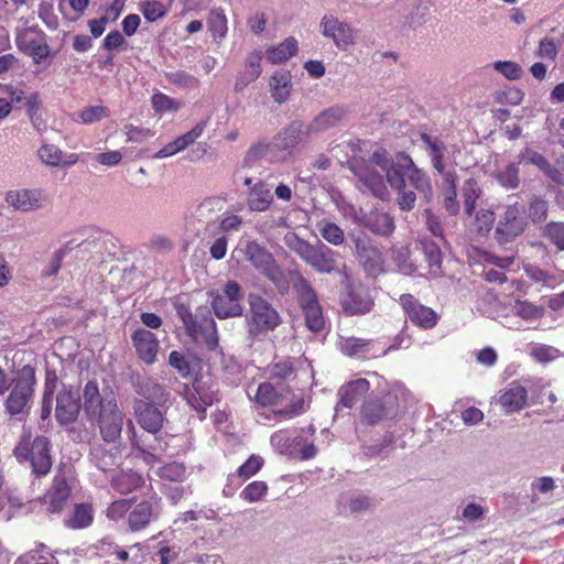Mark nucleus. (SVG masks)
Wrapping results in <instances>:
<instances>
[{"label": "nucleus", "instance_id": "obj_1", "mask_svg": "<svg viewBox=\"0 0 564 564\" xmlns=\"http://www.w3.org/2000/svg\"><path fill=\"white\" fill-rule=\"evenodd\" d=\"M387 183L392 189H402L405 187L408 178L410 185L417 191L426 203L433 198V187L430 176L413 162L412 158L399 152L393 156V161L384 171Z\"/></svg>", "mask_w": 564, "mask_h": 564}, {"label": "nucleus", "instance_id": "obj_2", "mask_svg": "<svg viewBox=\"0 0 564 564\" xmlns=\"http://www.w3.org/2000/svg\"><path fill=\"white\" fill-rule=\"evenodd\" d=\"M12 386L4 400L6 412L18 420L28 416L33 404L36 376L34 367L23 366L12 376Z\"/></svg>", "mask_w": 564, "mask_h": 564}, {"label": "nucleus", "instance_id": "obj_3", "mask_svg": "<svg viewBox=\"0 0 564 564\" xmlns=\"http://www.w3.org/2000/svg\"><path fill=\"white\" fill-rule=\"evenodd\" d=\"M256 402L261 406H276L274 415L284 420L297 416L306 411L305 400L301 395H294L289 386L278 382H262L256 393Z\"/></svg>", "mask_w": 564, "mask_h": 564}, {"label": "nucleus", "instance_id": "obj_4", "mask_svg": "<svg viewBox=\"0 0 564 564\" xmlns=\"http://www.w3.org/2000/svg\"><path fill=\"white\" fill-rule=\"evenodd\" d=\"M285 246L318 273L329 274L337 270L338 253L322 241L311 243L295 232L284 236Z\"/></svg>", "mask_w": 564, "mask_h": 564}, {"label": "nucleus", "instance_id": "obj_5", "mask_svg": "<svg viewBox=\"0 0 564 564\" xmlns=\"http://www.w3.org/2000/svg\"><path fill=\"white\" fill-rule=\"evenodd\" d=\"M249 313L246 316L248 336L253 341L273 332L282 323L278 311L262 296L250 294L248 297Z\"/></svg>", "mask_w": 564, "mask_h": 564}, {"label": "nucleus", "instance_id": "obj_6", "mask_svg": "<svg viewBox=\"0 0 564 564\" xmlns=\"http://www.w3.org/2000/svg\"><path fill=\"white\" fill-rule=\"evenodd\" d=\"M19 462H30L32 470L37 476H44L52 468L51 442L45 436H36L30 442V435L23 437L14 448Z\"/></svg>", "mask_w": 564, "mask_h": 564}, {"label": "nucleus", "instance_id": "obj_7", "mask_svg": "<svg viewBox=\"0 0 564 564\" xmlns=\"http://www.w3.org/2000/svg\"><path fill=\"white\" fill-rule=\"evenodd\" d=\"M355 257L368 276L377 278L384 272L386 258L381 249L365 234H349Z\"/></svg>", "mask_w": 564, "mask_h": 564}, {"label": "nucleus", "instance_id": "obj_8", "mask_svg": "<svg viewBox=\"0 0 564 564\" xmlns=\"http://www.w3.org/2000/svg\"><path fill=\"white\" fill-rule=\"evenodd\" d=\"M524 206L518 202L505 207L495 229V238L500 243H508L522 235L528 226L523 216Z\"/></svg>", "mask_w": 564, "mask_h": 564}, {"label": "nucleus", "instance_id": "obj_9", "mask_svg": "<svg viewBox=\"0 0 564 564\" xmlns=\"http://www.w3.org/2000/svg\"><path fill=\"white\" fill-rule=\"evenodd\" d=\"M311 133L301 120H293L272 139L275 161L285 160Z\"/></svg>", "mask_w": 564, "mask_h": 564}, {"label": "nucleus", "instance_id": "obj_10", "mask_svg": "<svg viewBox=\"0 0 564 564\" xmlns=\"http://www.w3.org/2000/svg\"><path fill=\"white\" fill-rule=\"evenodd\" d=\"M399 404L394 394L388 393L381 398L368 399L360 411V420L366 425H377L384 420L394 419Z\"/></svg>", "mask_w": 564, "mask_h": 564}, {"label": "nucleus", "instance_id": "obj_11", "mask_svg": "<svg viewBox=\"0 0 564 564\" xmlns=\"http://www.w3.org/2000/svg\"><path fill=\"white\" fill-rule=\"evenodd\" d=\"M101 438L107 443H117L123 430L124 414L119 409L115 398L108 400L97 416Z\"/></svg>", "mask_w": 564, "mask_h": 564}, {"label": "nucleus", "instance_id": "obj_12", "mask_svg": "<svg viewBox=\"0 0 564 564\" xmlns=\"http://www.w3.org/2000/svg\"><path fill=\"white\" fill-rule=\"evenodd\" d=\"M241 288L236 281H229L212 302V307L218 318H230L241 316Z\"/></svg>", "mask_w": 564, "mask_h": 564}, {"label": "nucleus", "instance_id": "obj_13", "mask_svg": "<svg viewBox=\"0 0 564 564\" xmlns=\"http://www.w3.org/2000/svg\"><path fill=\"white\" fill-rule=\"evenodd\" d=\"M186 333L196 343L204 344L208 350L214 351L219 346L216 323L206 306H200L196 310V321L192 326H188Z\"/></svg>", "mask_w": 564, "mask_h": 564}, {"label": "nucleus", "instance_id": "obj_14", "mask_svg": "<svg viewBox=\"0 0 564 564\" xmlns=\"http://www.w3.org/2000/svg\"><path fill=\"white\" fill-rule=\"evenodd\" d=\"M340 304L349 315H364L372 310L375 302L369 288L361 283H350L341 295Z\"/></svg>", "mask_w": 564, "mask_h": 564}, {"label": "nucleus", "instance_id": "obj_15", "mask_svg": "<svg viewBox=\"0 0 564 564\" xmlns=\"http://www.w3.org/2000/svg\"><path fill=\"white\" fill-rule=\"evenodd\" d=\"M399 302L406 317L415 326L423 329H431L437 324V313L431 307L421 304L412 294H402Z\"/></svg>", "mask_w": 564, "mask_h": 564}, {"label": "nucleus", "instance_id": "obj_16", "mask_svg": "<svg viewBox=\"0 0 564 564\" xmlns=\"http://www.w3.org/2000/svg\"><path fill=\"white\" fill-rule=\"evenodd\" d=\"M6 202L15 210L33 212L43 208L48 198L41 188H21L9 191L6 194Z\"/></svg>", "mask_w": 564, "mask_h": 564}, {"label": "nucleus", "instance_id": "obj_17", "mask_svg": "<svg viewBox=\"0 0 564 564\" xmlns=\"http://www.w3.org/2000/svg\"><path fill=\"white\" fill-rule=\"evenodd\" d=\"M161 408L144 400H134L133 412L139 425L152 434L160 432L164 423V413Z\"/></svg>", "mask_w": 564, "mask_h": 564}, {"label": "nucleus", "instance_id": "obj_18", "mask_svg": "<svg viewBox=\"0 0 564 564\" xmlns=\"http://www.w3.org/2000/svg\"><path fill=\"white\" fill-rule=\"evenodd\" d=\"M80 411V397L77 391L65 388L56 395L55 416L61 425H68L77 420Z\"/></svg>", "mask_w": 564, "mask_h": 564}, {"label": "nucleus", "instance_id": "obj_19", "mask_svg": "<svg viewBox=\"0 0 564 564\" xmlns=\"http://www.w3.org/2000/svg\"><path fill=\"white\" fill-rule=\"evenodd\" d=\"M17 45L20 51L30 55L36 64H40L50 54V47L45 42L44 35L36 33L32 29L23 30L18 34Z\"/></svg>", "mask_w": 564, "mask_h": 564}, {"label": "nucleus", "instance_id": "obj_20", "mask_svg": "<svg viewBox=\"0 0 564 564\" xmlns=\"http://www.w3.org/2000/svg\"><path fill=\"white\" fill-rule=\"evenodd\" d=\"M358 183L365 186L375 197L381 200L390 199V192L387 187L386 177L378 171L368 166L352 169Z\"/></svg>", "mask_w": 564, "mask_h": 564}, {"label": "nucleus", "instance_id": "obj_21", "mask_svg": "<svg viewBox=\"0 0 564 564\" xmlns=\"http://www.w3.org/2000/svg\"><path fill=\"white\" fill-rule=\"evenodd\" d=\"M70 495V488L63 474L53 478L52 486L43 497L46 510L50 513H59L66 506Z\"/></svg>", "mask_w": 564, "mask_h": 564}, {"label": "nucleus", "instance_id": "obj_22", "mask_svg": "<svg viewBox=\"0 0 564 564\" xmlns=\"http://www.w3.org/2000/svg\"><path fill=\"white\" fill-rule=\"evenodd\" d=\"M359 223L373 235L381 237L391 236L395 229L394 218L388 212L378 208L364 214Z\"/></svg>", "mask_w": 564, "mask_h": 564}, {"label": "nucleus", "instance_id": "obj_23", "mask_svg": "<svg viewBox=\"0 0 564 564\" xmlns=\"http://www.w3.org/2000/svg\"><path fill=\"white\" fill-rule=\"evenodd\" d=\"M131 339L139 358L148 365L153 364L159 349L156 336L152 332L139 327L133 332Z\"/></svg>", "mask_w": 564, "mask_h": 564}, {"label": "nucleus", "instance_id": "obj_24", "mask_svg": "<svg viewBox=\"0 0 564 564\" xmlns=\"http://www.w3.org/2000/svg\"><path fill=\"white\" fill-rule=\"evenodd\" d=\"M264 460L259 455H251L237 470L236 474L228 476V484L223 492L225 496H232L243 481L256 475L263 466Z\"/></svg>", "mask_w": 564, "mask_h": 564}, {"label": "nucleus", "instance_id": "obj_25", "mask_svg": "<svg viewBox=\"0 0 564 564\" xmlns=\"http://www.w3.org/2000/svg\"><path fill=\"white\" fill-rule=\"evenodd\" d=\"M160 512V500L151 497L138 503L129 513V527L132 531H139L156 518Z\"/></svg>", "mask_w": 564, "mask_h": 564}, {"label": "nucleus", "instance_id": "obj_26", "mask_svg": "<svg viewBox=\"0 0 564 564\" xmlns=\"http://www.w3.org/2000/svg\"><path fill=\"white\" fill-rule=\"evenodd\" d=\"M321 28L323 35L330 37L338 47H345L351 43L350 28L334 15H325Z\"/></svg>", "mask_w": 564, "mask_h": 564}, {"label": "nucleus", "instance_id": "obj_27", "mask_svg": "<svg viewBox=\"0 0 564 564\" xmlns=\"http://www.w3.org/2000/svg\"><path fill=\"white\" fill-rule=\"evenodd\" d=\"M347 109L343 106H332L319 112L311 123L306 124L310 133L324 132L336 127L347 116Z\"/></svg>", "mask_w": 564, "mask_h": 564}, {"label": "nucleus", "instance_id": "obj_28", "mask_svg": "<svg viewBox=\"0 0 564 564\" xmlns=\"http://www.w3.org/2000/svg\"><path fill=\"white\" fill-rule=\"evenodd\" d=\"M457 173L455 170H449L448 173L442 177V182L440 184L443 207L452 216L457 215L460 209V205L457 199Z\"/></svg>", "mask_w": 564, "mask_h": 564}, {"label": "nucleus", "instance_id": "obj_29", "mask_svg": "<svg viewBox=\"0 0 564 564\" xmlns=\"http://www.w3.org/2000/svg\"><path fill=\"white\" fill-rule=\"evenodd\" d=\"M134 390L141 397L140 400L151 402L156 406H164L170 398L169 391L163 386L149 378L138 380L134 383Z\"/></svg>", "mask_w": 564, "mask_h": 564}, {"label": "nucleus", "instance_id": "obj_30", "mask_svg": "<svg viewBox=\"0 0 564 564\" xmlns=\"http://www.w3.org/2000/svg\"><path fill=\"white\" fill-rule=\"evenodd\" d=\"M370 384L366 379H357L341 386L338 390L339 402L336 406L351 409L369 391Z\"/></svg>", "mask_w": 564, "mask_h": 564}, {"label": "nucleus", "instance_id": "obj_31", "mask_svg": "<svg viewBox=\"0 0 564 564\" xmlns=\"http://www.w3.org/2000/svg\"><path fill=\"white\" fill-rule=\"evenodd\" d=\"M245 254L251 264L263 275L278 264L272 253L257 241L247 242Z\"/></svg>", "mask_w": 564, "mask_h": 564}, {"label": "nucleus", "instance_id": "obj_32", "mask_svg": "<svg viewBox=\"0 0 564 564\" xmlns=\"http://www.w3.org/2000/svg\"><path fill=\"white\" fill-rule=\"evenodd\" d=\"M421 140L425 144L432 166L442 177H444L451 170H447L445 165V154L447 152L446 144L438 138H433L426 133L421 135Z\"/></svg>", "mask_w": 564, "mask_h": 564}, {"label": "nucleus", "instance_id": "obj_33", "mask_svg": "<svg viewBox=\"0 0 564 564\" xmlns=\"http://www.w3.org/2000/svg\"><path fill=\"white\" fill-rule=\"evenodd\" d=\"M261 52H252L248 55L245 69L237 76L235 91H242L249 84L253 83L261 74Z\"/></svg>", "mask_w": 564, "mask_h": 564}, {"label": "nucleus", "instance_id": "obj_34", "mask_svg": "<svg viewBox=\"0 0 564 564\" xmlns=\"http://www.w3.org/2000/svg\"><path fill=\"white\" fill-rule=\"evenodd\" d=\"M90 459L98 469L107 471L120 464L121 452L116 446L106 448L102 445H95L90 449Z\"/></svg>", "mask_w": 564, "mask_h": 564}, {"label": "nucleus", "instance_id": "obj_35", "mask_svg": "<svg viewBox=\"0 0 564 564\" xmlns=\"http://www.w3.org/2000/svg\"><path fill=\"white\" fill-rule=\"evenodd\" d=\"M273 202V195L268 184L263 182L254 183L247 196L248 208L252 212H264Z\"/></svg>", "mask_w": 564, "mask_h": 564}, {"label": "nucleus", "instance_id": "obj_36", "mask_svg": "<svg viewBox=\"0 0 564 564\" xmlns=\"http://www.w3.org/2000/svg\"><path fill=\"white\" fill-rule=\"evenodd\" d=\"M84 411L89 420H94L97 414L104 410L106 402L109 400L100 395L98 386L95 381H88L83 391Z\"/></svg>", "mask_w": 564, "mask_h": 564}, {"label": "nucleus", "instance_id": "obj_37", "mask_svg": "<svg viewBox=\"0 0 564 564\" xmlns=\"http://www.w3.org/2000/svg\"><path fill=\"white\" fill-rule=\"evenodd\" d=\"M270 93L278 104H283L292 90V76L289 70H276L270 78Z\"/></svg>", "mask_w": 564, "mask_h": 564}, {"label": "nucleus", "instance_id": "obj_38", "mask_svg": "<svg viewBox=\"0 0 564 564\" xmlns=\"http://www.w3.org/2000/svg\"><path fill=\"white\" fill-rule=\"evenodd\" d=\"M293 288L297 294L301 307H306L318 303L317 295L310 282L297 271L290 273Z\"/></svg>", "mask_w": 564, "mask_h": 564}, {"label": "nucleus", "instance_id": "obj_39", "mask_svg": "<svg viewBox=\"0 0 564 564\" xmlns=\"http://www.w3.org/2000/svg\"><path fill=\"white\" fill-rule=\"evenodd\" d=\"M527 402V390L522 386L513 382L500 397L501 405L507 412L521 410Z\"/></svg>", "mask_w": 564, "mask_h": 564}, {"label": "nucleus", "instance_id": "obj_40", "mask_svg": "<svg viewBox=\"0 0 564 564\" xmlns=\"http://www.w3.org/2000/svg\"><path fill=\"white\" fill-rule=\"evenodd\" d=\"M142 484V477L132 470H121L111 479V487L121 495L132 492L140 488Z\"/></svg>", "mask_w": 564, "mask_h": 564}, {"label": "nucleus", "instance_id": "obj_41", "mask_svg": "<svg viewBox=\"0 0 564 564\" xmlns=\"http://www.w3.org/2000/svg\"><path fill=\"white\" fill-rule=\"evenodd\" d=\"M297 50V41L291 36L285 39L280 45L270 47L267 51V58L272 64H280L294 56Z\"/></svg>", "mask_w": 564, "mask_h": 564}, {"label": "nucleus", "instance_id": "obj_42", "mask_svg": "<svg viewBox=\"0 0 564 564\" xmlns=\"http://www.w3.org/2000/svg\"><path fill=\"white\" fill-rule=\"evenodd\" d=\"M270 160L273 161L274 159V150H273V141H265V140H259L250 145L248 149L245 159L243 164L246 166H252L258 161L265 159L270 156Z\"/></svg>", "mask_w": 564, "mask_h": 564}, {"label": "nucleus", "instance_id": "obj_43", "mask_svg": "<svg viewBox=\"0 0 564 564\" xmlns=\"http://www.w3.org/2000/svg\"><path fill=\"white\" fill-rule=\"evenodd\" d=\"M208 29L216 43H220L227 34V18L223 9L214 8L209 11L207 19Z\"/></svg>", "mask_w": 564, "mask_h": 564}, {"label": "nucleus", "instance_id": "obj_44", "mask_svg": "<svg viewBox=\"0 0 564 564\" xmlns=\"http://www.w3.org/2000/svg\"><path fill=\"white\" fill-rule=\"evenodd\" d=\"M549 200L540 195H532L529 199V218L534 224H544L549 217Z\"/></svg>", "mask_w": 564, "mask_h": 564}, {"label": "nucleus", "instance_id": "obj_45", "mask_svg": "<svg viewBox=\"0 0 564 564\" xmlns=\"http://www.w3.org/2000/svg\"><path fill=\"white\" fill-rule=\"evenodd\" d=\"M462 193L464 197V210L466 215L471 216L476 207V202L481 195V188L475 178H468L464 182Z\"/></svg>", "mask_w": 564, "mask_h": 564}, {"label": "nucleus", "instance_id": "obj_46", "mask_svg": "<svg viewBox=\"0 0 564 564\" xmlns=\"http://www.w3.org/2000/svg\"><path fill=\"white\" fill-rule=\"evenodd\" d=\"M519 163H528L536 166L540 171H542L547 177L550 172L552 171V164L549 160L542 155L541 153L530 149L524 148L518 155Z\"/></svg>", "mask_w": 564, "mask_h": 564}, {"label": "nucleus", "instance_id": "obj_47", "mask_svg": "<svg viewBox=\"0 0 564 564\" xmlns=\"http://www.w3.org/2000/svg\"><path fill=\"white\" fill-rule=\"evenodd\" d=\"M541 236L554 245L557 250H564V223L550 221L541 229Z\"/></svg>", "mask_w": 564, "mask_h": 564}, {"label": "nucleus", "instance_id": "obj_48", "mask_svg": "<svg viewBox=\"0 0 564 564\" xmlns=\"http://www.w3.org/2000/svg\"><path fill=\"white\" fill-rule=\"evenodd\" d=\"M497 182L505 188L516 189L520 185L519 167L516 163H509L496 173Z\"/></svg>", "mask_w": 564, "mask_h": 564}, {"label": "nucleus", "instance_id": "obj_49", "mask_svg": "<svg viewBox=\"0 0 564 564\" xmlns=\"http://www.w3.org/2000/svg\"><path fill=\"white\" fill-rule=\"evenodd\" d=\"M321 236L333 246H340L345 241L344 230L332 221H322L318 224Z\"/></svg>", "mask_w": 564, "mask_h": 564}, {"label": "nucleus", "instance_id": "obj_50", "mask_svg": "<svg viewBox=\"0 0 564 564\" xmlns=\"http://www.w3.org/2000/svg\"><path fill=\"white\" fill-rule=\"evenodd\" d=\"M93 522V509L89 505H77L73 517L67 521V525L73 529L88 527Z\"/></svg>", "mask_w": 564, "mask_h": 564}, {"label": "nucleus", "instance_id": "obj_51", "mask_svg": "<svg viewBox=\"0 0 564 564\" xmlns=\"http://www.w3.org/2000/svg\"><path fill=\"white\" fill-rule=\"evenodd\" d=\"M302 311L305 316L306 326L310 330L317 333L323 329L325 321L319 303L303 307Z\"/></svg>", "mask_w": 564, "mask_h": 564}, {"label": "nucleus", "instance_id": "obj_52", "mask_svg": "<svg viewBox=\"0 0 564 564\" xmlns=\"http://www.w3.org/2000/svg\"><path fill=\"white\" fill-rule=\"evenodd\" d=\"M514 314L525 321H535L544 315V307L536 306L530 302L517 301L513 307Z\"/></svg>", "mask_w": 564, "mask_h": 564}, {"label": "nucleus", "instance_id": "obj_53", "mask_svg": "<svg viewBox=\"0 0 564 564\" xmlns=\"http://www.w3.org/2000/svg\"><path fill=\"white\" fill-rule=\"evenodd\" d=\"M224 199L220 197H207L196 208V215L206 220L212 219L213 215L221 210Z\"/></svg>", "mask_w": 564, "mask_h": 564}, {"label": "nucleus", "instance_id": "obj_54", "mask_svg": "<svg viewBox=\"0 0 564 564\" xmlns=\"http://www.w3.org/2000/svg\"><path fill=\"white\" fill-rule=\"evenodd\" d=\"M151 101L155 112L177 111L182 107L181 101L173 99L163 93H155L152 96Z\"/></svg>", "mask_w": 564, "mask_h": 564}, {"label": "nucleus", "instance_id": "obj_55", "mask_svg": "<svg viewBox=\"0 0 564 564\" xmlns=\"http://www.w3.org/2000/svg\"><path fill=\"white\" fill-rule=\"evenodd\" d=\"M159 476L165 480L182 482L186 477V468L181 463L172 462L160 468Z\"/></svg>", "mask_w": 564, "mask_h": 564}, {"label": "nucleus", "instance_id": "obj_56", "mask_svg": "<svg viewBox=\"0 0 564 564\" xmlns=\"http://www.w3.org/2000/svg\"><path fill=\"white\" fill-rule=\"evenodd\" d=\"M80 122L85 124H90L94 122H98L101 119L109 116V111L104 106H89L84 108L77 113Z\"/></svg>", "mask_w": 564, "mask_h": 564}, {"label": "nucleus", "instance_id": "obj_57", "mask_svg": "<svg viewBox=\"0 0 564 564\" xmlns=\"http://www.w3.org/2000/svg\"><path fill=\"white\" fill-rule=\"evenodd\" d=\"M421 243L430 268L440 269L442 263V252L440 247L429 239H423Z\"/></svg>", "mask_w": 564, "mask_h": 564}, {"label": "nucleus", "instance_id": "obj_58", "mask_svg": "<svg viewBox=\"0 0 564 564\" xmlns=\"http://www.w3.org/2000/svg\"><path fill=\"white\" fill-rule=\"evenodd\" d=\"M165 77L171 84L176 85L181 88H195L199 84V80L195 76L184 70L166 73Z\"/></svg>", "mask_w": 564, "mask_h": 564}, {"label": "nucleus", "instance_id": "obj_59", "mask_svg": "<svg viewBox=\"0 0 564 564\" xmlns=\"http://www.w3.org/2000/svg\"><path fill=\"white\" fill-rule=\"evenodd\" d=\"M371 343L362 338H346L340 343L341 351L348 356H355L368 351Z\"/></svg>", "mask_w": 564, "mask_h": 564}, {"label": "nucleus", "instance_id": "obj_60", "mask_svg": "<svg viewBox=\"0 0 564 564\" xmlns=\"http://www.w3.org/2000/svg\"><path fill=\"white\" fill-rule=\"evenodd\" d=\"M39 156L46 165L57 166L63 159V153L56 145L44 144L39 149Z\"/></svg>", "mask_w": 564, "mask_h": 564}, {"label": "nucleus", "instance_id": "obj_61", "mask_svg": "<svg viewBox=\"0 0 564 564\" xmlns=\"http://www.w3.org/2000/svg\"><path fill=\"white\" fill-rule=\"evenodd\" d=\"M495 214L490 209L480 208L475 215V226L479 234H488L494 225Z\"/></svg>", "mask_w": 564, "mask_h": 564}, {"label": "nucleus", "instance_id": "obj_62", "mask_svg": "<svg viewBox=\"0 0 564 564\" xmlns=\"http://www.w3.org/2000/svg\"><path fill=\"white\" fill-rule=\"evenodd\" d=\"M530 355L539 362H550L560 356L558 349L547 345H536L531 348Z\"/></svg>", "mask_w": 564, "mask_h": 564}, {"label": "nucleus", "instance_id": "obj_63", "mask_svg": "<svg viewBox=\"0 0 564 564\" xmlns=\"http://www.w3.org/2000/svg\"><path fill=\"white\" fill-rule=\"evenodd\" d=\"M267 491L268 486L264 481H253L241 491V497L249 502H256L259 501Z\"/></svg>", "mask_w": 564, "mask_h": 564}, {"label": "nucleus", "instance_id": "obj_64", "mask_svg": "<svg viewBox=\"0 0 564 564\" xmlns=\"http://www.w3.org/2000/svg\"><path fill=\"white\" fill-rule=\"evenodd\" d=\"M397 192V205L402 212H410L415 207L416 194L414 191L403 187L394 189Z\"/></svg>", "mask_w": 564, "mask_h": 564}]
</instances>
